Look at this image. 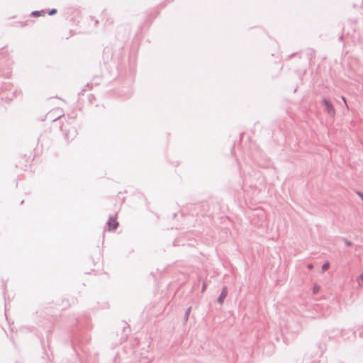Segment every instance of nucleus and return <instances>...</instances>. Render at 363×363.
<instances>
[{
    "label": "nucleus",
    "mask_w": 363,
    "mask_h": 363,
    "mask_svg": "<svg viewBox=\"0 0 363 363\" xmlns=\"http://www.w3.org/2000/svg\"><path fill=\"white\" fill-rule=\"evenodd\" d=\"M56 12H57V10L55 9H52L51 11H50L48 12V13H49V15H53V14L56 13Z\"/></svg>",
    "instance_id": "nucleus-7"
},
{
    "label": "nucleus",
    "mask_w": 363,
    "mask_h": 363,
    "mask_svg": "<svg viewBox=\"0 0 363 363\" xmlns=\"http://www.w3.org/2000/svg\"><path fill=\"white\" fill-rule=\"evenodd\" d=\"M329 266L330 264L328 262L325 263L322 267L323 270L326 271L329 268Z\"/></svg>",
    "instance_id": "nucleus-6"
},
{
    "label": "nucleus",
    "mask_w": 363,
    "mask_h": 363,
    "mask_svg": "<svg viewBox=\"0 0 363 363\" xmlns=\"http://www.w3.org/2000/svg\"><path fill=\"white\" fill-rule=\"evenodd\" d=\"M359 196L362 199L363 201V194L362 193H358Z\"/></svg>",
    "instance_id": "nucleus-8"
},
{
    "label": "nucleus",
    "mask_w": 363,
    "mask_h": 363,
    "mask_svg": "<svg viewBox=\"0 0 363 363\" xmlns=\"http://www.w3.org/2000/svg\"><path fill=\"white\" fill-rule=\"evenodd\" d=\"M320 287L318 285L315 284V285L313 286V293L314 294H315L318 293V292H319V291H320Z\"/></svg>",
    "instance_id": "nucleus-5"
},
{
    "label": "nucleus",
    "mask_w": 363,
    "mask_h": 363,
    "mask_svg": "<svg viewBox=\"0 0 363 363\" xmlns=\"http://www.w3.org/2000/svg\"><path fill=\"white\" fill-rule=\"evenodd\" d=\"M308 267L309 269H312V268H313V265H312V264H309V265L308 266Z\"/></svg>",
    "instance_id": "nucleus-11"
},
{
    "label": "nucleus",
    "mask_w": 363,
    "mask_h": 363,
    "mask_svg": "<svg viewBox=\"0 0 363 363\" xmlns=\"http://www.w3.org/2000/svg\"><path fill=\"white\" fill-rule=\"evenodd\" d=\"M342 101L347 105L346 99L344 96L342 97Z\"/></svg>",
    "instance_id": "nucleus-9"
},
{
    "label": "nucleus",
    "mask_w": 363,
    "mask_h": 363,
    "mask_svg": "<svg viewBox=\"0 0 363 363\" xmlns=\"http://www.w3.org/2000/svg\"><path fill=\"white\" fill-rule=\"evenodd\" d=\"M118 225L116 218H110L108 222V227L109 230H115Z\"/></svg>",
    "instance_id": "nucleus-2"
},
{
    "label": "nucleus",
    "mask_w": 363,
    "mask_h": 363,
    "mask_svg": "<svg viewBox=\"0 0 363 363\" xmlns=\"http://www.w3.org/2000/svg\"><path fill=\"white\" fill-rule=\"evenodd\" d=\"M227 294H228V289H227V287H224L222 290V292L218 298V302L220 303H222L224 301V299L225 298V297L227 296Z\"/></svg>",
    "instance_id": "nucleus-3"
},
{
    "label": "nucleus",
    "mask_w": 363,
    "mask_h": 363,
    "mask_svg": "<svg viewBox=\"0 0 363 363\" xmlns=\"http://www.w3.org/2000/svg\"><path fill=\"white\" fill-rule=\"evenodd\" d=\"M357 281L360 286H363V274H360L357 278Z\"/></svg>",
    "instance_id": "nucleus-4"
},
{
    "label": "nucleus",
    "mask_w": 363,
    "mask_h": 363,
    "mask_svg": "<svg viewBox=\"0 0 363 363\" xmlns=\"http://www.w3.org/2000/svg\"><path fill=\"white\" fill-rule=\"evenodd\" d=\"M33 15H34V16H39V13H38V11H35V12L33 13Z\"/></svg>",
    "instance_id": "nucleus-10"
},
{
    "label": "nucleus",
    "mask_w": 363,
    "mask_h": 363,
    "mask_svg": "<svg viewBox=\"0 0 363 363\" xmlns=\"http://www.w3.org/2000/svg\"><path fill=\"white\" fill-rule=\"evenodd\" d=\"M323 104H324V106L325 107L327 113L333 117L335 116V110L334 107L333 106L332 104L326 99L323 100Z\"/></svg>",
    "instance_id": "nucleus-1"
}]
</instances>
